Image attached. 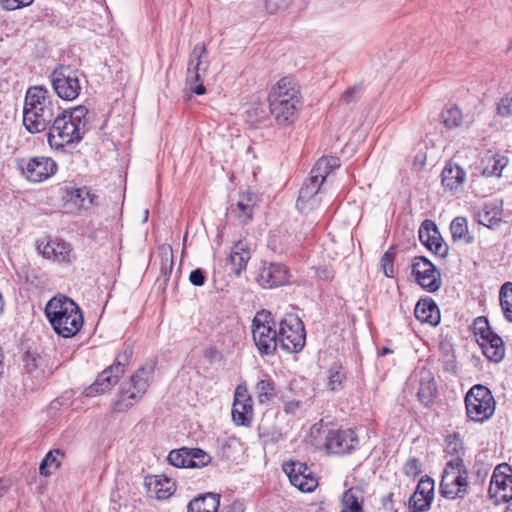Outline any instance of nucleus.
Masks as SVG:
<instances>
[{"mask_svg": "<svg viewBox=\"0 0 512 512\" xmlns=\"http://www.w3.org/2000/svg\"><path fill=\"white\" fill-rule=\"evenodd\" d=\"M270 113L279 126L292 125L302 106L300 85L291 76H285L272 86L268 94Z\"/></svg>", "mask_w": 512, "mask_h": 512, "instance_id": "1", "label": "nucleus"}, {"mask_svg": "<svg viewBox=\"0 0 512 512\" xmlns=\"http://www.w3.org/2000/svg\"><path fill=\"white\" fill-rule=\"evenodd\" d=\"M60 111L57 101L43 86L30 87L25 95L23 107V125L32 134L40 133L49 127Z\"/></svg>", "mask_w": 512, "mask_h": 512, "instance_id": "2", "label": "nucleus"}, {"mask_svg": "<svg viewBox=\"0 0 512 512\" xmlns=\"http://www.w3.org/2000/svg\"><path fill=\"white\" fill-rule=\"evenodd\" d=\"M44 312L55 333L63 338L75 336L84 323L78 304L65 295L52 297Z\"/></svg>", "mask_w": 512, "mask_h": 512, "instance_id": "3", "label": "nucleus"}, {"mask_svg": "<svg viewBox=\"0 0 512 512\" xmlns=\"http://www.w3.org/2000/svg\"><path fill=\"white\" fill-rule=\"evenodd\" d=\"M155 366V361H146L120 384L117 399L113 403L115 412H125L142 399L153 381Z\"/></svg>", "mask_w": 512, "mask_h": 512, "instance_id": "4", "label": "nucleus"}, {"mask_svg": "<svg viewBox=\"0 0 512 512\" xmlns=\"http://www.w3.org/2000/svg\"><path fill=\"white\" fill-rule=\"evenodd\" d=\"M468 470L463 458L450 459L443 470L440 494L446 499H463L469 494Z\"/></svg>", "mask_w": 512, "mask_h": 512, "instance_id": "5", "label": "nucleus"}, {"mask_svg": "<svg viewBox=\"0 0 512 512\" xmlns=\"http://www.w3.org/2000/svg\"><path fill=\"white\" fill-rule=\"evenodd\" d=\"M277 322L273 314L265 309L258 311L252 320V337L261 356L274 355L279 346Z\"/></svg>", "mask_w": 512, "mask_h": 512, "instance_id": "6", "label": "nucleus"}, {"mask_svg": "<svg viewBox=\"0 0 512 512\" xmlns=\"http://www.w3.org/2000/svg\"><path fill=\"white\" fill-rule=\"evenodd\" d=\"M132 355L133 350L131 347H126L120 352L115 358L114 363L99 373L95 381L85 388V396L95 397L111 390L124 375Z\"/></svg>", "mask_w": 512, "mask_h": 512, "instance_id": "7", "label": "nucleus"}, {"mask_svg": "<svg viewBox=\"0 0 512 512\" xmlns=\"http://www.w3.org/2000/svg\"><path fill=\"white\" fill-rule=\"evenodd\" d=\"M71 117L59 111L52 120L47 128V141L51 148L60 150L69 144L78 143L82 140L85 134L83 127L75 124Z\"/></svg>", "mask_w": 512, "mask_h": 512, "instance_id": "8", "label": "nucleus"}, {"mask_svg": "<svg viewBox=\"0 0 512 512\" xmlns=\"http://www.w3.org/2000/svg\"><path fill=\"white\" fill-rule=\"evenodd\" d=\"M277 325V335L281 349L289 353L300 352L306 341V332L302 320L296 314H288Z\"/></svg>", "mask_w": 512, "mask_h": 512, "instance_id": "9", "label": "nucleus"}, {"mask_svg": "<svg viewBox=\"0 0 512 512\" xmlns=\"http://www.w3.org/2000/svg\"><path fill=\"white\" fill-rule=\"evenodd\" d=\"M465 406L471 421L483 423L494 414L495 400L487 387L475 385L466 394Z\"/></svg>", "mask_w": 512, "mask_h": 512, "instance_id": "10", "label": "nucleus"}, {"mask_svg": "<svg viewBox=\"0 0 512 512\" xmlns=\"http://www.w3.org/2000/svg\"><path fill=\"white\" fill-rule=\"evenodd\" d=\"M210 62L208 60V51L204 43H198L194 46L189 54L187 64L186 83L189 89L196 95H203L206 88L203 85L204 77L206 76Z\"/></svg>", "mask_w": 512, "mask_h": 512, "instance_id": "11", "label": "nucleus"}, {"mask_svg": "<svg viewBox=\"0 0 512 512\" xmlns=\"http://www.w3.org/2000/svg\"><path fill=\"white\" fill-rule=\"evenodd\" d=\"M473 333L483 354L495 363L500 362L505 354L503 341L499 335L491 330L486 317H477L472 325Z\"/></svg>", "mask_w": 512, "mask_h": 512, "instance_id": "12", "label": "nucleus"}, {"mask_svg": "<svg viewBox=\"0 0 512 512\" xmlns=\"http://www.w3.org/2000/svg\"><path fill=\"white\" fill-rule=\"evenodd\" d=\"M51 84L57 96L63 100L72 101L78 97L81 85L78 70L69 65H59L51 75Z\"/></svg>", "mask_w": 512, "mask_h": 512, "instance_id": "13", "label": "nucleus"}, {"mask_svg": "<svg viewBox=\"0 0 512 512\" xmlns=\"http://www.w3.org/2000/svg\"><path fill=\"white\" fill-rule=\"evenodd\" d=\"M488 493L495 503H508L506 512H512V467L507 463L495 467Z\"/></svg>", "mask_w": 512, "mask_h": 512, "instance_id": "14", "label": "nucleus"}, {"mask_svg": "<svg viewBox=\"0 0 512 512\" xmlns=\"http://www.w3.org/2000/svg\"><path fill=\"white\" fill-rule=\"evenodd\" d=\"M411 275L424 290L430 293L438 291L442 285L440 272L424 256H416L412 259Z\"/></svg>", "mask_w": 512, "mask_h": 512, "instance_id": "15", "label": "nucleus"}, {"mask_svg": "<svg viewBox=\"0 0 512 512\" xmlns=\"http://www.w3.org/2000/svg\"><path fill=\"white\" fill-rule=\"evenodd\" d=\"M17 165L26 179L31 182H42L57 171L56 162L48 157L19 159Z\"/></svg>", "mask_w": 512, "mask_h": 512, "instance_id": "16", "label": "nucleus"}, {"mask_svg": "<svg viewBox=\"0 0 512 512\" xmlns=\"http://www.w3.org/2000/svg\"><path fill=\"white\" fill-rule=\"evenodd\" d=\"M358 437L351 429L330 430L326 435L325 447L331 454L351 453L358 446Z\"/></svg>", "mask_w": 512, "mask_h": 512, "instance_id": "17", "label": "nucleus"}, {"mask_svg": "<svg viewBox=\"0 0 512 512\" xmlns=\"http://www.w3.org/2000/svg\"><path fill=\"white\" fill-rule=\"evenodd\" d=\"M231 414L236 425L250 426L253 418V401L247 389L241 385L235 390Z\"/></svg>", "mask_w": 512, "mask_h": 512, "instance_id": "18", "label": "nucleus"}, {"mask_svg": "<svg viewBox=\"0 0 512 512\" xmlns=\"http://www.w3.org/2000/svg\"><path fill=\"white\" fill-rule=\"evenodd\" d=\"M419 239L421 243L435 255L442 258L448 254V245L432 220H424L419 229Z\"/></svg>", "mask_w": 512, "mask_h": 512, "instance_id": "19", "label": "nucleus"}, {"mask_svg": "<svg viewBox=\"0 0 512 512\" xmlns=\"http://www.w3.org/2000/svg\"><path fill=\"white\" fill-rule=\"evenodd\" d=\"M322 183L319 182L317 176H311L304 181L299 191L296 206L301 213H308L317 208L320 203L318 193Z\"/></svg>", "mask_w": 512, "mask_h": 512, "instance_id": "20", "label": "nucleus"}, {"mask_svg": "<svg viewBox=\"0 0 512 512\" xmlns=\"http://www.w3.org/2000/svg\"><path fill=\"white\" fill-rule=\"evenodd\" d=\"M289 271L281 263H269L264 265L257 276V282L263 288L270 289L287 284Z\"/></svg>", "mask_w": 512, "mask_h": 512, "instance_id": "21", "label": "nucleus"}, {"mask_svg": "<svg viewBox=\"0 0 512 512\" xmlns=\"http://www.w3.org/2000/svg\"><path fill=\"white\" fill-rule=\"evenodd\" d=\"M434 498V480L424 476L418 482L415 492L409 498L408 506L412 512L427 510Z\"/></svg>", "mask_w": 512, "mask_h": 512, "instance_id": "22", "label": "nucleus"}, {"mask_svg": "<svg viewBox=\"0 0 512 512\" xmlns=\"http://www.w3.org/2000/svg\"><path fill=\"white\" fill-rule=\"evenodd\" d=\"M147 492L149 496L157 500H166L176 491L175 482L163 475H155L146 481Z\"/></svg>", "mask_w": 512, "mask_h": 512, "instance_id": "23", "label": "nucleus"}, {"mask_svg": "<svg viewBox=\"0 0 512 512\" xmlns=\"http://www.w3.org/2000/svg\"><path fill=\"white\" fill-rule=\"evenodd\" d=\"M437 395V384L433 374L429 370L420 371L419 388L417 398L425 407L433 405Z\"/></svg>", "mask_w": 512, "mask_h": 512, "instance_id": "24", "label": "nucleus"}, {"mask_svg": "<svg viewBox=\"0 0 512 512\" xmlns=\"http://www.w3.org/2000/svg\"><path fill=\"white\" fill-rule=\"evenodd\" d=\"M257 196L253 192H245L239 195L236 204H231L229 210L234 214L239 222L246 224L253 217V210L256 205Z\"/></svg>", "mask_w": 512, "mask_h": 512, "instance_id": "25", "label": "nucleus"}, {"mask_svg": "<svg viewBox=\"0 0 512 512\" xmlns=\"http://www.w3.org/2000/svg\"><path fill=\"white\" fill-rule=\"evenodd\" d=\"M417 320L436 326L440 322V311L435 301L429 297L421 298L414 309Z\"/></svg>", "mask_w": 512, "mask_h": 512, "instance_id": "26", "label": "nucleus"}, {"mask_svg": "<svg viewBox=\"0 0 512 512\" xmlns=\"http://www.w3.org/2000/svg\"><path fill=\"white\" fill-rule=\"evenodd\" d=\"M45 360L41 356L27 352L24 356V368L28 375H30L36 384H42L53 371L46 372L44 369Z\"/></svg>", "mask_w": 512, "mask_h": 512, "instance_id": "27", "label": "nucleus"}, {"mask_svg": "<svg viewBox=\"0 0 512 512\" xmlns=\"http://www.w3.org/2000/svg\"><path fill=\"white\" fill-rule=\"evenodd\" d=\"M466 179V172L456 163L448 162L442 170L441 182L445 190H457Z\"/></svg>", "mask_w": 512, "mask_h": 512, "instance_id": "28", "label": "nucleus"}, {"mask_svg": "<svg viewBox=\"0 0 512 512\" xmlns=\"http://www.w3.org/2000/svg\"><path fill=\"white\" fill-rule=\"evenodd\" d=\"M250 259V250L248 245L243 241L234 244L228 262L231 265L232 272L239 277L242 271L246 270L247 263Z\"/></svg>", "mask_w": 512, "mask_h": 512, "instance_id": "29", "label": "nucleus"}, {"mask_svg": "<svg viewBox=\"0 0 512 512\" xmlns=\"http://www.w3.org/2000/svg\"><path fill=\"white\" fill-rule=\"evenodd\" d=\"M220 506V495L216 493H206L192 499L187 512H217Z\"/></svg>", "mask_w": 512, "mask_h": 512, "instance_id": "30", "label": "nucleus"}, {"mask_svg": "<svg viewBox=\"0 0 512 512\" xmlns=\"http://www.w3.org/2000/svg\"><path fill=\"white\" fill-rule=\"evenodd\" d=\"M450 232L454 242H461L466 245L474 242V237L469 232L468 220L466 217H455L450 224Z\"/></svg>", "mask_w": 512, "mask_h": 512, "instance_id": "31", "label": "nucleus"}, {"mask_svg": "<svg viewBox=\"0 0 512 512\" xmlns=\"http://www.w3.org/2000/svg\"><path fill=\"white\" fill-rule=\"evenodd\" d=\"M65 458L64 451L60 449H53L49 451L39 466V473L42 476L48 477L60 468Z\"/></svg>", "mask_w": 512, "mask_h": 512, "instance_id": "32", "label": "nucleus"}, {"mask_svg": "<svg viewBox=\"0 0 512 512\" xmlns=\"http://www.w3.org/2000/svg\"><path fill=\"white\" fill-rule=\"evenodd\" d=\"M477 222L488 228H495L502 222V211L496 205H484L476 215Z\"/></svg>", "mask_w": 512, "mask_h": 512, "instance_id": "33", "label": "nucleus"}, {"mask_svg": "<svg viewBox=\"0 0 512 512\" xmlns=\"http://www.w3.org/2000/svg\"><path fill=\"white\" fill-rule=\"evenodd\" d=\"M255 390L260 404L270 402L276 395L275 383L267 374L257 382Z\"/></svg>", "mask_w": 512, "mask_h": 512, "instance_id": "34", "label": "nucleus"}, {"mask_svg": "<svg viewBox=\"0 0 512 512\" xmlns=\"http://www.w3.org/2000/svg\"><path fill=\"white\" fill-rule=\"evenodd\" d=\"M508 164V158L503 155L495 154L486 159L483 169L485 177H501L503 169Z\"/></svg>", "mask_w": 512, "mask_h": 512, "instance_id": "35", "label": "nucleus"}, {"mask_svg": "<svg viewBox=\"0 0 512 512\" xmlns=\"http://www.w3.org/2000/svg\"><path fill=\"white\" fill-rule=\"evenodd\" d=\"M96 196L87 187L71 191V201L81 209H88L95 204Z\"/></svg>", "mask_w": 512, "mask_h": 512, "instance_id": "36", "label": "nucleus"}, {"mask_svg": "<svg viewBox=\"0 0 512 512\" xmlns=\"http://www.w3.org/2000/svg\"><path fill=\"white\" fill-rule=\"evenodd\" d=\"M499 298L505 318L512 322V282H506L501 286Z\"/></svg>", "mask_w": 512, "mask_h": 512, "instance_id": "37", "label": "nucleus"}, {"mask_svg": "<svg viewBox=\"0 0 512 512\" xmlns=\"http://www.w3.org/2000/svg\"><path fill=\"white\" fill-rule=\"evenodd\" d=\"M168 462L178 468H191V457L189 448L183 447L172 450L167 457Z\"/></svg>", "mask_w": 512, "mask_h": 512, "instance_id": "38", "label": "nucleus"}, {"mask_svg": "<svg viewBox=\"0 0 512 512\" xmlns=\"http://www.w3.org/2000/svg\"><path fill=\"white\" fill-rule=\"evenodd\" d=\"M358 491L354 488L346 490L342 496L343 509L341 512H361L362 501L357 495Z\"/></svg>", "mask_w": 512, "mask_h": 512, "instance_id": "39", "label": "nucleus"}, {"mask_svg": "<svg viewBox=\"0 0 512 512\" xmlns=\"http://www.w3.org/2000/svg\"><path fill=\"white\" fill-rule=\"evenodd\" d=\"M442 122L445 127L452 129L461 126L463 116L461 110L457 106L446 108L441 113Z\"/></svg>", "mask_w": 512, "mask_h": 512, "instance_id": "40", "label": "nucleus"}, {"mask_svg": "<svg viewBox=\"0 0 512 512\" xmlns=\"http://www.w3.org/2000/svg\"><path fill=\"white\" fill-rule=\"evenodd\" d=\"M291 484L302 492H312L317 487L318 480L312 470L308 467L307 471L299 475L297 483L291 482Z\"/></svg>", "mask_w": 512, "mask_h": 512, "instance_id": "41", "label": "nucleus"}, {"mask_svg": "<svg viewBox=\"0 0 512 512\" xmlns=\"http://www.w3.org/2000/svg\"><path fill=\"white\" fill-rule=\"evenodd\" d=\"M327 386L332 391L340 390L343 387V382L346 379L345 372L340 365L334 364L330 367Z\"/></svg>", "mask_w": 512, "mask_h": 512, "instance_id": "42", "label": "nucleus"}, {"mask_svg": "<svg viewBox=\"0 0 512 512\" xmlns=\"http://www.w3.org/2000/svg\"><path fill=\"white\" fill-rule=\"evenodd\" d=\"M307 464L300 461H288L284 462L282 469L289 478L290 483L299 480V475L307 471Z\"/></svg>", "mask_w": 512, "mask_h": 512, "instance_id": "43", "label": "nucleus"}, {"mask_svg": "<svg viewBox=\"0 0 512 512\" xmlns=\"http://www.w3.org/2000/svg\"><path fill=\"white\" fill-rule=\"evenodd\" d=\"M446 452H447V454H449L451 456V459L462 458V456L464 454V447H463V443L457 433H454L453 435L448 436Z\"/></svg>", "mask_w": 512, "mask_h": 512, "instance_id": "44", "label": "nucleus"}, {"mask_svg": "<svg viewBox=\"0 0 512 512\" xmlns=\"http://www.w3.org/2000/svg\"><path fill=\"white\" fill-rule=\"evenodd\" d=\"M173 252L171 248H164L161 251V267H160V273L164 277V281L167 282L172 269H173Z\"/></svg>", "mask_w": 512, "mask_h": 512, "instance_id": "45", "label": "nucleus"}, {"mask_svg": "<svg viewBox=\"0 0 512 512\" xmlns=\"http://www.w3.org/2000/svg\"><path fill=\"white\" fill-rule=\"evenodd\" d=\"M395 256V248L390 247L380 259V268L386 277H393Z\"/></svg>", "mask_w": 512, "mask_h": 512, "instance_id": "46", "label": "nucleus"}, {"mask_svg": "<svg viewBox=\"0 0 512 512\" xmlns=\"http://www.w3.org/2000/svg\"><path fill=\"white\" fill-rule=\"evenodd\" d=\"M191 457V468H201L207 466L212 458L200 448H189Z\"/></svg>", "mask_w": 512, "mask_h": 512, "instance_id": "47", "label": "nucleus"}, {"mask_svg": "<svg viewBox=\"0 0 512 512\" xmlns=\"http://www.w3.org/2000/svg\"><path fill=\"white\" fill-rule=\"evenodd\" d=\"M88 112H89V110L87 107L80 105L71 110L63 111L62 113L64 115L72 116L71 120L75 124H79L80 126H82L83 130L85 131L86 122L84 119H85L86 115L88 114Z\"/></svg>", "mask_w": 512, "mask_h": 512, "instance_id": "48", "label": "nucleus"}, {"mask_svg": "<svg viewBox=\"0 0 512 512\" xmlns=\"http://www.w3.org/2000/svg\"><path fill=\"white\" fill-rule=\"evenodd\" d=\"M54 254H53V260H56L58 262H66L69 261V254H70V246L63 242V241H57L54 240Z\"/></svg>", "mask_w": 512, "mask_h": 512, "instance_id": "49", "label": "nucleus"}, {"mask_svg": "<svg viewBox=\"0 0 512 512\" xmlns=\"http://www.w3.org/2000/svg\"><path fill=\"white\" fill-rule=\"evenodd\" d=\"M330 172H332V170L328 168L325 160L320 158L311 169L310 175L317 176L319 182L323 183Z\"/></svg>", "mask_w": 512, "mask_h": 512, "instance_id": "50", "label": "nucleus"}, {"mask_svg": "<svg viewBox=\"0 0 512 512\" xmlns=\"http://www.w3.org/2000/svg\"><path fill=\"white\" fill-rule=\"evenodd\" d=\"M294 0H266L265 7L271 14L288 9Z\"/></svg>", "mask_w": 512, "mask_h": 512, "instance_id": "51", "label": "nucleus"}, {"mask_svg": "<svg viewBox=\"0 0 512 512\" xmlns=\"http://www.w3.org/2000/svg\"><path fill=\"white\" fill-rule=\"evenodd\" d=\"M498 113L502 116L512 115V92L507 93L498 105Z\"/></svg>", "mask_w": 512, "mask_h": 512, "instance_id": "52", "label": "nucleus"}, {"mask_svg": "<svg viewBox=\"0 0 512 512\" xmlns=\"http://www.w3.org/2000/svg\"><path fill=\"white\" fill-rule=\"evenodd\" d=\"M189 281L194 286H203L206 281V274L203 269L197 268L190 272Z\"/></svg>", "mask_w": 512, "mask_h": 512, "instance_id": "53", "label": "nucleus"}, {"mask_svg": "<svg viewBox=\"0 0 512 512\" xmlns=\"http://www.w3.org/2000/svg\"><path fill=\"white\" fill-rule=\"evenodd\" d=\"M360 97V87L358 86H353V87H350L348 89H346L342 96H341V99L346 103V104H350L352 102H355L359 99Z\"/></svg>", "mask_w": 512, "mask_h": 512, "instance_id": "54", "label": "nucleus"}, {"mask_svg": "<svg viewBox=\"0 0 512 512\" xmlns=\"http://www.w3.org/2000/svg\"><path fill=\"white\" fill-rule=\"evenodd\" d=\"M315 277L320 281L328 282L334 278V272L328 266H319L315 268Z\"/></svg>", "mask_w": 512, "mask_h": 512, "instance_id": "55", "label": "nucleus"}, {"mask_svg": "<svg viewBox=\"0 0 512 512\" xmlns=\"http://www.w3.org/2000/svg\"><path fill=\"white\" fill-rule=\"evenodd\" d=\"M6 10H15L30 5L33 0H0Z\"/></svg>", "mask_w": 512, "mask_h": 512, "instance_id": "56", "label": "nucleus"}, {"mask_svg": "<svg viewBox=\"0 0 512 512\" xmlns=\"http://www.w3.org/2000/svg\"><path fill=\"white\" fill-rule=\"evenodd\" d=\"M53 246H54V241H49L45 245H43V247H41V245L39 244L37 248L40 251V253L43 255V257H45L47 259H53V254H54Z\"/></svg>", "mask_w": 512, "mask_h": 512, "instance_id": "57", "label": "nucleus"}, {"mask_svg": "<svg viewBox=\"0 0 512 512\" xmlns=\"http://www.w3.org/2000/svg\"><path fill=\"white\" fill-rule=\"evenodd\" d=\"M418 459L413 458L406 462L404 466V471L407 475H416L418 474Z\"/></svg>", "mask_w": 512, "mask_h": 512, "instance_id": "58", "label": "nucleus"}, {"mask_svg": "<svg viewBox=\"0 0 512 512\" xmlns=\"http://www.w3.org/2000/svg\"><path fill=\"white\" fill-rule=\"evenodd\" d=\"M244 504L240 501H234L232 504L224 506L221 512H244Z\"/></svg>", "mask_w": 512, "mask_h": 512, "instance_id": "59", "label": "nucleus"}, {"mask_svg": "<svg viewBox=\"0 0 512 512\" xmlns=\"http://www.w3.org/2000/svg\"><path fill=\"white\" fill-rule=\"evenodd\" d=\"M204 357L212 363L220 359V353L215 347H209L205 350Z\"/></svg>", "mask_w": 512, "mask_h": 512, "instance_id": "60", "label": "nucleus"}, {"mask_svg": "<svg viewBox=\"0 0 512 512\" xmlns=\"http://www.w3.org/2000/svg\"><path fill=\"white\" fill-rule=\"evenodd\" d=\"M301 402L298 400L287 401L284 406L286 413H295L300 408Z\"/></svg>", "mask_w": 512, "mask_h": 512, "instance_id": "61", "label": "nucleus"}, {"mask_svg": "<svg viewBox=\"0 0 512 512\" xmlns=\"http://www.w3.org/2000/svg\"><path fill=\"white\" fill-rule=\"evenodd\" d=\"M322 159L325 160L328 168H330L332 171L340 166V160L337 157H322Z\"/></svg>", "mask_w": 512, "mask_h": 512, "instance_id": "62", "label": "nucleus"}, {"mask_svg": "<svg viewBox=\"0 0 512 512\" xmlns=\"http://www.w3.org/2000/svg\"><path fill=\"white\" fill-rule=\"evenodd\" d=\"M8 484H6L2 479H0V498L3 497V495L8 490Z\"/></svg>", "mask_w": 512, "mask_h": 512, "instance_id": "63", "label": "nucleus"}, {"mask_svg": "<svg viewBox=\"0 0 512 512\" xmlns=\"http://www.w3.org/2000/svg\"><path fill=\"white\" fill-rule=\"evenodd\" d=\"M390 353H392V350H391L390 348H388V347H382V348L379 350L378 355H380V356H385V355L390 354Z\"/></svg>", "mask_w": 512, "mask_h": 512, "instance_id": "64", "label": "nucleus"}]
</instances>
